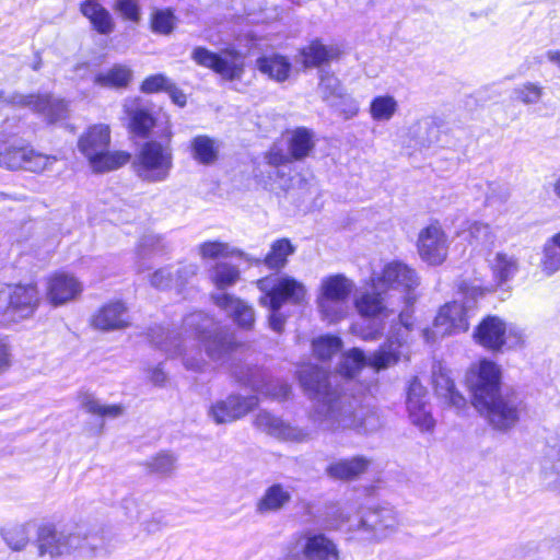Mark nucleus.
<instances>
[{
  "label": "nucleus",
  "instance_id": "nucleus-1",
  "mask_svg": "<svg viewBox=\"0 0 560 560\" xmlns=\"http://www.w3.org/2000/svg\"><path fill=\"white\" fill-rule=\"evenodd\" d=\"M299 380L304 392L315 400L311 415L313 423L324 432L352 429L358 433H372L381 428V419L374 409H353L331 389L329 374L316 365H306L299 371Z\"/></svg>",
  "mask_w": 560,
  "mask_h": 560
},
{
  "label": "nucleus",
  "instance_id": "nucleus-2",
  "mask_svg": "<svg viewBox=\"0 0 560 560\" xmlns=\"http://www.w3.org/2000/svg\"><path fill=\"white\" fill-rule=\"evenodd\" d=\"M110 128L105 124L93 125L79 138V151L94 173L115 171L130 161L127 151H109Z\"/></svg>",
  "mask_w": 560,
  "mask_h": 560
},
{
  "label": "nucleus",
  "instance_id": "nucleus-3",
  "mask_svg": "<svg viewBox=\"0 0 560 560\" xmlns=\"http://www.w3.org/2000/svg\"><path fill=\"white\" fill-rule=\"evenodd\" d=\"M40 303L37 287L0 283V324L19 323L34 315Z\"/></svg>",
  "mask_w": 560,
  "mask_h": 560
},
{
  "label": "nucleus",
  "instance_id": "nucleus-4",
  "mask_svg": "<svg viewBox=\"0 0 560 560\" xmlns=\"http://www.w3.org/2000/svg\"><path fill=\"white\" fill-rule=\"evenodd\" d=\"M264 293L259 299L265 307L281 308L284 304L300 305L305 301L307 289L302 281L289 275H271L257 281Z\"/></svg>",
  "mask_w": 560,
  "mask_h": 560
},
{
  "label": "nucleus",
  "instance_id": "nucleus-5",
  "mask_svg": "<svg viewBox=\"0 0 560 560\" xmlns=\"http://www.w3.org/2000/svg\"><path fill=\"white\" fill-rule=\"evenodd\" d=\"M353 289V281L343 275L323 278L316 300L322 316L330 323L343 318L347 315L348 299Z\"/></svg>",
  "mask_w": 560,
  "mask_h": 560
},
{
  "label": "nucleus",
  "instance_id": "nucleus-6",
  "mask_svg": "<svg viewBox=\"0 0 560 560\" xmlns=\"http://www.w3.org/2000/svg\"><path fill=\"white\" fill-rule=\"evenodd\" d=\"M81 526L58 529L52 524H43L37 529V548L42 557L58 558L80 549L86 541Z\"/></svg>",
  "mask_w": 560,
  "mask_h": 560
},
{
  "label": "nucleus",
  "instance_id": "nucleus-7",
  "mask_svg": "<svg viewBox=\"0 0 560 560\" xmlns=\"http://www.w3.org/2000/svg\"><path fill=\"white\" fill-rule=\"evenodd\" d=\"M184 324L195 327L208 355L214 361L223 360L238 347L233 332L223 329L202 313L189 315Z\"/></svg>",
  "mask_w": 560,
  "mask_h": 560
},
{
  "label": "nucleus",
  "instance_id": "nucleus-8",
  "mask_svg": "<svg viewBox=\"0 0 560 560\" xmlns=\"http://www.w3.org/2000/svg\"><path fill=\"white\" fill-rule=\"evenodd\" d=\"M412 327L411 315L408 311H401L398 324L390 327L386 341L373 352L370 363L376 370H386L397 364L401 359L408 358V337Z\"/></svg>",
  "mask_w": 560,
  "mask_h": 560
},
{
  "label": "nucleus",
  "instance_id": "nucleus-9",
  "mask_svg": "<svg viewBox=\"0 0 560 560\" xmlns=\"http://www.w3.org/2000/svg\"><path fill=\"white\" fill-rule=\"evenodd\" d=\"M191 58L197 65L211 69L226 81L241 80L245 72L246 55L234 47L224 48L220 52L196 47Z\"/></svg>",
  "mask_w": 560,
  "mask_h": 560
},
{
  "label": "nucleus",
  "instance_id": "nucleus-10",
  "mask_svg": "<svg viewBox=\"0 0 560 560\" xmlns=\"http://www.w3.org/2000/svg\"><path fill=\"white\" fill-rule=\"evenodd\" d=\"M375 287H382L389 294L398 293V299L410 305L416 298L413 290L419 284L417 272L400 261H392L384 266L380 276H374Z\"/></svg>",
  "mask_w": 560,
  "mask_h": 560
},
{
  "label": "nucleus",
  "instance_id": "nucleus-11",
  "mask_svg": "<svg viewBox=\"0 0 560 560\" xmlns=\"http://www.w3.org/2000/svg\"><path fill=\"white\" fill-rule=\"evenodd\" d=\"M133 167L144 180H163L172 168V153L155 141L147 142L136 155Z\"/></svg>",
  "mask_w": 560,
  "mask_h": 560
},
{
  "label": "nucleus",
  "instance_id": "nucleus-12",
  "mask_svg": "<svg viewBox=\"0 0 560 560\" xmlns=\"http://www.w3.org/2000/svg\"><path fill=\"white\" fill-rule=\"evenodd\" d=\"M474 406L494 429L500 431L510 430L520 420V401L514 395L499 393L482 402H474Z\"/></svg>",
  "mask_w": 560,
  "mask_h": 560
},
{
  "label": "nucleus",
  "instance_id": "nucleus-13",
  "mask_svg": "<svg viewBox=\"0 0 560 560\" xmlns=\"http://www.w3.org/2000/svg\"><path fill=\"white\" fill-rule=\"evenodd\" d=\"M470 308L459 302L446 303L435 316L433 329H424L425 340L434 341L439 337L465 332L469 328Z\"/></svg>",
  "mask_w": 560,
  "mask_h": 560
},
{
  "label": "nucleus",
  "instance_id": "nucleus-14",
  "mask_svg": "<svg viewBox=\"0 0 560 560\" xmlns=\"http://www.w3.org/2000/svg\"><path fill=\"white\" fill-rule=\"evenodd\" d=\"M501 371L489 360H481L470 366L466 374V383L472 394V404L482 402L500 393Z\"/></svg>",
  "mask_w": 560,
  "mask_h": 560
},
{
  "label": "nucleus",
  "instance_id": "nucleus-15",
  "mask_svg": "<svg viewBox=\"0 0 560 560\" xmlns=\"http://www.w3.org/2000/svg\"><path fill=\"white\" fill-rule=\"evenodd\" d=\"M57 161L56 156L39 153L30 148H7L0 153V167L44 172Z\"/></svg>",
  "mask_w": 560,
  "mask_h": 560
},
{
  "label": "nucleus",
  "instance_id": "nucleus-16",
  "mask_svg": "<svg viewBox=\"0 0 560 560\" xmlns=\"http://www.w3.org/2000/svg\"><path fill=\"white\" fill-rule=\"evenodd\" d=\"M427 395V388L413 377L408 386L406 406L410 421L421 431H432L435 425Z\"/></svg>",
  "mask_w": 560,
  "mask_h": 560
},
{
  "label": "nucleus",
  "instance_id": "nucleus-17",
  "mask_svg": "<svg viewBox=\"0 0 560 560\" xmlns=\"http://www.w3.org/2000/svg\"><path fill=\"white\" fill-rule=\"evenodd\" d=\"M393 295L382 287H375L374 278H371V288L358 293L354 298V307L360 316L373 318L388 316L395 311Z\"/></svg>",
  "mask_w": 560,
  "mask_h": 560
},
{
  "label": "nucleus",
  "instance_id": "nucleus-18",
  "mask_svg": "<svg viewBox=\"0 0 560 560\" xmlns=\"http://www.w3.org/2000/svg\"><path fill=\"white\" fill-rule=\"evenodd\" d=\"M422 260L430 265H441L447 256V237L440 224L433 223L422 229L417 242Z\"/></svg>",
  "mask_w": 560,
  "mask_h": 560
},
{
  "label": "nucleus",
  "instance_id": "nucleus-19",
  "mask_svg": "<svg viewBox=\"0 0 560 560\" xmlns=\"http://www.w3.org/2000/svg\"><path fill=\"white\" fill-rule=\"evenodd\" d=\"M91 326L101 331H115L131 325L128 307L121 300H112L97 308L91 317Z\"/></svg>",
  "mask_w": 560,
  "mask_h": 560
},
{
  "label": "nucleus",
  "instance_id": "nucleus-20",
  "mask_svg": "<svg viewBox=\"0 0 560 560\" xmlns=\"http://www.w3.org/2000/svg\"><path fill=\"white\" fill-rule=\"evenodd\" d=\"M46 299L54 305H63L77 299L82 290V283L72 275L59 272L46 279Z\"/></svg>",
  "mask_w": 560,
  "mask_h": 560
},
{
  "label": "nucleus",
  "instance_id": "nucleus-21",
  "mask_svg": "<svg viewBox=\"0 0 560 560\" xmlns=\"http://www.w3.org/2000/svg\"><path fill=\"white\" fill-rule=\"evenodd\" d=\"M257 404L258 399L255 396L242 397L231 395L225 400L218 401L213 405L209 415L218 424L229 423L247 415Z\"/></svg>",
  "mask_w": 560,
  "mask_h": 560
},
{
  "label": "nucleus",
  "instance_id": "nucleus-22",
  "mask_svg": "<svg viewBox=\"0 0 560 560\" xmlns=\"http://www.w3.org/2000/svg\"><path fill=\"white\" fill-rule=\"evenodd\" d=\"M540 480L546 489L560 491V427L548 440L541 459Z\"/></svg>",
  "mask_w": 560,
  "mask_h": 560
},
{
  "label": "nucleus",
  "instance_id": "nucleus-23",
  "mask_svg": "<svg viewBox=\"0 0 560 560\" xmlns=\"http://www.w3.org/2000/svg\"><path fill=\"white\" fill-rule=\"evenodd\" d=\"M318 91L324 102L332 107H339L341 104L347 105V109L343 112L347 117H353L358 114V106L355 102L347 94L343 93V89L338 78L326 70L319 71V84Z\"/></svg>",
  "mask_w": 560,
  "mask_h": 560
},
{
  "label": "nucleus",
  "instance_id": "nucleus-24",
  "mask_svg": "<svg viewBox=\"0 0 560 560\" xmlns=\"http://www.w3.org/2000/svg\"><path fill=\"white\" fill-rule=\"evenodd\" d=\"M298 541L306 560H339L337 545L322 533L306 532Z\"/></svg>",
  "mask_w": 560,
  "mask_h": 560
},
{
  "label": "nucleus",
  "instance_id": "nucleus-25",
  "mask_svg": "<svg viewBox=\"0 0 560 560\" xmlns=\"http://www.w3.org/2000/svg\"><path fill=\"white\" fill-rule=\"evenodd\" d=\"M214 304L224 311L240 327L250 329L255 323L253 307L245 301L228 293H215L211 295Z\"/></svg>",
  "mask_w": 560,
  "mask_h": 560
},
{
  "label": "nucleus",
  "instance_id": "nucleus-26",
  "mask_svg": "<svg viewBox=\"0 0 560 560\" xmlns=\"http://www.w3.org/2000/svg\"><path fill=\"white\" fill-rule=\"evenodd\" d=\"M432 382L435 395L445 405L456 409L457 411L466 407V398L456 389L450 372L440 364L433 368Z\"/></svg>",
  "mask_w": 560,
  "mask_h": 560
},
{
  "label": "nucleus",
  "instance_id": "nucleus-27",
  "mask_svg": "<svg viewBox=\"0 0 560 560\" xmlns=\"http://www.w3.org/2000/svg\"><path fill=\"white\" fill-rule=\"evenodd\" d=\"M255 425L267 434L281 440L302 442L308 438V433L302 429L291 427L267 411H260L256 416Z\"/></svg>",
  "mask_w": 560,
  "mask_h": 560
},
{
  "label": "nucleus",
  "instance_id": "nucleus-28",
  "mask_svg": "<svg viewBox=\"0 0 560 560\" xmlns=\"http://www.w3.org/2000/svg\"><path fill=\"white\" fill-rule=\"evenodd\" d=\"M506 332L505 323L497 316L486 317L474 332V338L480 346L492 350H501L504 346Z\"/></svg>",
  "mask_w": 560,
  "mask_h": 560
},
{
  "label": "nucleus",
  "instance_id": "nucleus-29",
  "mask_svg": "<svg viewBox=\"0 0 560 560\" xmlns=\"http://www.w3.org/2000/svg\"><path fill=\"white\" fill-rule=\"evenodd\" d=\"M341 51L337 45H325L315 38L308 45L300 49L302 63L305 68H318L323 65L339 59Z\"/></svg>",
  "mask_w": 560,
  "mask_h": 560
},
{
  "label": "nucleus",
  "instance_id": "nucleus-30",
  "mask_svg": "<svg viewBox=\"0 0 560 560\" xmlns=\"http://www.w3.org/2000/svg\"><path fill=\"white\" fill-rule=\"evenodd\" d=\"M371 460L365 456H353L329 464L326 474L337 480H352L364 474Z\"/></svg>",
  "mask_w": 560,
  "mask_h": 560
},
{
  "label": "nucleus",
  "instance_id": "nucleus-31",
  "mask_svg": "<svg viewBox=\"0 0 560 560\" xmlns=\"http://www.w3.org/2000/svg\"><path fill=\"white\" fill-rule=\"evenodd\" d=\"M24 104L43 114L50 122L65 118L68 113V105L63 100L49 95L25 96Z\"/></svg>",
  "mask_w": 560,
  "mask_h": 560
},
{
  "label": "nucleus",
  "instance_id": "nucleus-32",
  "mask_svg": "<svg viewBox=\"0 0 560 560\" xmlns=\"http://www.w3.org/2000/svg\"><path fill=\"white\" fill-rule=\"evenodd\" d=\"M459 235L469 243L474 249L489 250L494 246L495 234L488 223L480 221L469 222L467 229Z\"/></svg>",
  "mask_w": 560,
  "mask_h": 560
},
{
  "label": "nucleus",
  "instance_id": "nucleus-33",
  "mask_svg": "<svg viewBox=\"0 0 560 560\" xmlns=\"http://www.w3.org/2000/svg\"><path fill=\"white\" fill-rule=\"evenodd\" d=\"M80 11L100 34H109L114 31L115 23L110 13L95 0H84Z\"/></svg>",
  "mask_w": 560,
  "mask_h": 560
},
{
  "label": "nucleus",
  "instance_id": "nucleus-34",
  "mask_svg": "<svg viewBox=\"0 0 560 560\" xmlns=\"http://www.w3.org/2000/svg\"><path fill=\"white\" fill-rule=\"evenodd\" d=\"M398 525L395 511L392 508L383 506L369 511L361 520V526L371 528L376 535H385L386 530H393Z\"/></svg>",
  "mask_w": 560,
  "mask_h": 560
},
{
  "label": "nucleus",
  "instance_id": "nucleus-35",
  "mask_svg": "<svg viewBox=\"0 0 560 560\" xmlns=\"http://www.w3.org/2000/svg\"><path fill=\"white\" fill-rule=\"evenodd\" d=\"M489 267L493 279L500 285L511 281L520 269L518 259L514 255L504 252H498L489 260Z\"/></svg>",
  "mask_w": 560,
  "mask_h": 560
},
{
  "label": "nucleus",
  "instance_id": "nucleus-36",
  "mask_svg": "<svg viewBox=\"0 0 560 560\" xmlns=\"http://www.w3.org/2000/svg\"><path fill=\"white\" fill-rule=\"evenodd\" d=\"M291 500V493L282 485L276 483L266 489L256 504L259 514L278 512Z\"/></svg>",
  "mask_w": 560,
  "mask_h": 560
},
{
  "label": "nucleus",
  "instance_id": "nucleus-37",
  "mask_svg": "<svg viewBox=\"0 0 560 560\" xmlns=\"http://www.w3.org/2000/svg\"><path fill=\"white\" fill-rule=\"evenodd\" d=\"M257 69L277 82H284L290 74L291 63L282 55L262 56L256 60Z\"/></svg>",
  "mask_w": 560,
  "mask_h": 560
},
{
  "label": "nucleus",
  "instance_id": "nucleus-38",
  "mask_svg": "<svg viewBox=\"0 0 560 560\" xmlns=\"http://www.w3.org/2000/svg\"><path fill=\"white\" fill-rule=\"evenodd\" d=\"M132 78V71L122 65H115L112 68L98 72L94 77V84L106 89L126 88Z\"/></svg>",
  "mask_w": 560,
  "mask_h": 560
},
{
  "label": "nucleus",
  "instance_id": "nucleus-39",
  "mask_svg": "<svg viewBox=\"0 0 560 560\" xmlns=\"http://www.w3.org/2000/svg\"><path fill=\"white\" fill-rule=\"evenodd\" d=\"M295 249L289 238H279L271 244L264 264L267 268L279 271L287 266L288 257L293 255Z\"/></svg>",
  "mask_w": 560,
  "mask_h": 560
},
{
  "label": "nucleus",
  "instance_id": "nucleus-40",
  "mask_svg": "<svg viewBox=\"0 0 560 560\" xmlns=\"http://www.w3.org/2000/svg\"><path fill=\"white\" fill-rule=\"evenodd\" d=\"M399 109L398 101L389 94L377 95L372 98L369 114L377 122L390 121Z\"/></svg>",
  "mask_w": 560,
  "mask_h": 560
},
{
  "label": "nucleus",
  "instance_id": "nucleus-41",
  "mask_svg": "<svg viewBox=\"0 0 560 560\" xmlns=\"http://www.w3.org/2000/svg\"><path fill=\"white\" fill-rule=\"evenodd\" d=\"M240 277L238 267L229 262H217L210 269V280L219 290L233 287L240 280Z\"/></svg>",
  "mask_w": 560,
  "mask_h": 560
},
{
  "label": "nucleus",
  "instance_id": "nucleus-42",
  "mask_svg": "<svg viewBox=\"0 0 560 560\" xmlns=\"http://www.w3.org/2000/svg\"><path fill=\"white\" fill-rule=\"evenodd\" d=\"M0 534L11 550L21 551L30 541L31 525L28 523L12 524L1 528Z\"/></svg>",
  "mask_w": 560,
  "mask_h": 560
},
{
  "label": "nucleus",
  "instance_id": "nucleus-43",
  "mask_svg": "<svg viewBox=\"0 0 560 560\" xmlns=\"http://www.w3.org/2000/svg\"><path fill=\"white\" fill-rule=\"evenodd\" d=\"M314 148L313 133L311 130L301 127L291 132L289 140V152L294 160H302L308 155Z\"/></svg>",
  "mask_w": 560,
  "mask_h": 560
},
{
  "label": "nucleus",
  "instance_id": "nucleus-44",
  "mask_svg": "<svg viewBox=\"0 0 560 560\" xmlns=\"http://www.w3.org/2000/svg\"><path fill=\"white\" fill-rule=\"evenodd\" d=\"M372 355L373 353L369 357H365L363 351L357 348L350 350L342 357V360L339 364V373L347 377H354L357 373L364 366H370L374 372H380L381 370H376L370 363Z\"/></svg>",
  "mask_w": 560,
  "mask_h": 560
},
{
  "label": "nucleus",
  "instance_id": "nucleus-45",
  "mask_svg": "<svg viewBox=\"0 0 560 560\" xmlns=\"http://www.w3.org/2000/svg\"><path fill=\"white\" fill-rule=\"evenodd\" d=\"M416 144L420 148H429L439 141L440 130L435 122L430 118H424L416 122L411 128Z\"/></svg>",
  "mask_w": 560,
  "mask_h": 560
},
{
  "label": "nucleus",
  "instance_id": "nucleus-46",
  "mask_svg": "<svg viewBox=\"0 0 560 560\" xmlns=\"http://www.w3.org/2000/svg\"><path fill=\"white\" fill-rule=\"evenodd\" d=\"M192 153L199 163L210 165L218 160L219 145L207 136H198L192 141Z\"/></svg>",
  "mask_w": 560,
  "mask_h": 560
},
{
  "label": "nucleus",
  "instance_id": "nucleus-47",
  "mask_svg": "<svg viewBox=\"0 0 560 560\" xmlns=\"http://www.w3.org/2000/svg\"><path fill=\"white\" fill-rule=\"evenodd\" d=\"M125 112L130 118L131 131L138 136L145 137L154 126V118L143 108H131L125 105Z\"/></svg>",
  "mask_w": 560,
  "mask_h": 560
},
{
  "label": "nucleus",
  "instance_id": "nucleus-48",
  "mask_svg": "<svg viewBox=\"0 0 560 560\" xmlns=\"http://www.w3.org/2000/svg\"><path fill=\"white\" fill-rule=\"evenodd\" d=\"M200 255L203 258H219L229 256L243 257L244 253L237 248L231 247L228 243L211 241L205 242L199 246Z\"/></svg>",
  "mask_w": 560,
  "mask_h": 560
},
{
  "label": "nucleus",
  "instance_id": "nucleus-49",
  "mask_svg": "<svg viewBox=\"0 0 560 560\" xmlns=\"http://www.w3.org/2000/svg\"><path fill=\"white\" fill-rule=\"evenodd\" d=\"M341 345L338 337L323 336L313 341V351L318 359L327 360L340 351Z\"/></svg>",
  "mask_w": 560,
  "mask_h": 560
},
{
  "label": "nucleus",
  "instance_id": "nucleus-50",
  "mask_svg": "<svg viewBox=\"0 0 560 560\" xmlns=\"http://www.w3.org/2000/svg\"><path fill=\"white\" fill-rule=\"evenodd\" d=\"M149 336L154 347L166 353L172 351L174 338L172 331L168 328L162 325H154L150 328Z\"/></svg>",
  "mask_w": 560,
  "mask_h": 560
},
{
  "label": "nucleus",
  "instance_id": "nucleus-51",
  "mask_svg": "<svg viewBox=\"0 0 560 560\" xmlns=\"http://www.w3.org/2000/svg\"><path fill=\"white\" fill-rule=\"evenodd\" d=\"M542 271L551 276L560 270V249L549 240L544 247V257L541 259Z\"/></svg>",
  "mask_w": 560,
  "mask_h": 560
},
{
  "label": "nucleus",
  "instance_id": "nucleus-52",
  "mask_svg": "<svg viewBox=\"0 0 560 560\" xmlns=\"http://www.w3.org/2000/svg\"><path fill=\"white\" fill-rule=\"evenodd\" d=\"M515 97L524 104H536L542 95V89L538 84L526 82L514 89Z\"/></svg>",
  "mask_w": 560,
  "mask_h": 560
},
{
  "label": "nucleus",
  "instance_id": "nucleus-53",
  "mask_svg": "<svg viewBox=\"0 0 560 560\" xmlns=\"http://www.w3.org/2000/svg\"><path fill=\"white\" fill-rule=\"evenodd\" d=\"M114 10L124 19L138 23L141 19L139 0H115Z\"/></svg>",
  "mask_w": 560,
  "mask_h": 560
},
{
  "label": "nucleus",
  "instance_id": "nucleus-54",
  "mask_svg": "<svg viewBox=\"0 0 560 560\" xmlns=\"http://www.w3.org/2000/svg\"><path fill=\"white\" fill-rule=\"evenodd\" d=\"M173 12L167 10H156L152 14L151 26L153 32L168 34L173 28Z\"/></svg>",
  "mask_w": 560,
  "mask_h": 560
},
{
  "label": "nucleus",
  "instance_id": "nucleus-55",
  "mask_svg": "<svg viewBox=\"0 0 560 560\" xmlns=\"http://www.w3.org/2000/svg\"><path fill=\"white\" fill-rule=\"evenodd\" d=\"M256 389L261 394L279 400L285 399L291 390L290 386L284 382H270L260 387H256Z\"/></svg>",
  "mask_w": 560,
  "mask_h": 560
},
{
  "label": "nucleus",
  "instance_id": "nucleus-56",
  "mask_svg": "<svg viewBox=\"0 0 560 560\" xmlns=\"http://www.w3.org/2000/svg\"><path fill=\"white\" fill-rule=\"evenodd\" d=\"M170 81L162 74H155L147 78L141 85L144 93H154L170 89Z\"/></svg>",
  "mask_w": 560,
  "mask_h": 560
},
{
  "label": "nucleus",
  "instance_id": "nucleus-57",
  "mask_svg": "<svg viewBox=\"0 0 560 560\" xmlns=\"http://www.w3.org/2000/svg\"><path fill=\"white\" fill-rule=\"evenodd\" d=\"M173 457L170 454H159L149 463V467L152 472L156 474H166L170 472L173 468Z\"/></svg>",
  "mask_w": 560,
  "mask_h": 560
},
{
  "label": "nucleus",
  "instance_id": "nucleus-58",
  "mask_svg": "<svg viewBox=\"0 0 560 560\" xmlns=\"http://www.w3.org/2000/svg\"><path fill=\"white\" fill-rule=\"evenodd\" d=\"M12 366V347L7 337H0V375Z\"/></svg>",
  "mask_w": 560,
  "mask_h": 560
},
{
  "label": "nucleus",
  "instance_id": "nucleus-59",
  "mask_svg": "<svg viewBox=\"0 0 560 560\" xmlns=\"http://www.w3.org/2000/svg\"><path fill=\"white\" fill-rule=\"evenodd\" d=\"M78 399L81 408H83L86 412L96 416L100 415L102 404L92 394L81 393L78 396Z\"/></svg>",
  "mask_w": 560,
  "mask_h": 560
},
{
  "label": "nucleus",
  "instance_id": "nucleus-60",
  "mask_svg": "<svg viewBox=\"0 0 560 560\" xmlns=\"http://www.w3.org/2000/svg\"><path fill=\"white\" fill-rule=\"evenodd\" d=\"M504 346L508 348L521 347L525 342V335L522 329L516 327L506 328Z\"/></svg>",
  "mask_w": 560,
  "mask_h": 560
},
{
  "label": "nucleus",
  "instance_id": "nucleus-61",
  "mask_svg": "<svg viewBox=\"0 0 560 560\" xmlns=\"http://www.w3.org/2000/svg\"><path fill=\"white\" fill-rule=\"evenodd\" d=\"M172 283V271L159 269L151 276V284L158 289L168 288Z\"/></svg>",
  "mask_w": 560,
  "mask_h": 560
},
{
  "label": "nucleus",
  "instance_id": "nucleus-62",
  "mask_svg": "<svg viewBox=\"0 0 560 560\" xmlns=\"http://www.w3.org/2000/svg\"><path fill=\"white\" fill-rule=\"evenodd\" d=\"M270 315L268 318L269 327L276 332H282L287 322L285 316L281 313V308L268 307Z\"/></svg>",
  "mask_w": 560,
  "mask_h": 560
},
{
  "label": "nucleus",
  "instance_id": "nucleus-63",
  "mask_svg": "<svg viewBox=\"0 0 560 560\" xmlns=\"http://www.w3.org/2000/svg\"><path fill=\"white\" fill-rule=\"evenodd\" d=\"M267 163L272 166H279L290 163L292 158L283 153L280 149L272 148L266 155Z\"/></svg>",
  "mask_w": 560,
  "mask_h": 560
},
{
  "label": "nucleus",
  "instance_id": "nucleus-64",
  "mask_svg": "<svg viewBox=\"0 0 560 560\" xmlns=\"http://www.w3.org/2000/svg\"><path fill=\"white\" fill-rule=\"evenodd\" d=\"M125 407L120 404L103 405L101 406L100 417L104 418H118L124 415Z\"/></svg>",
  "mask_w": 560,
  "mask_h": 560
}]
</instances>
